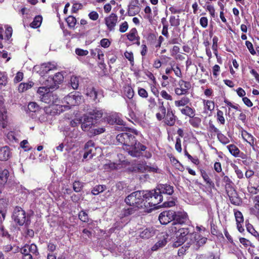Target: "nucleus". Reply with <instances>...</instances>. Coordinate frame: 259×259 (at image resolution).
<instances>
[{
	"label": "nucleus",
	"mask_w": 259,
	"mask_h": 259,
	"mask_svg": "<svg viewBox=\"0 0 259 259\" xmlns=\"http://www.w3.org/2000/svg\"><path fill=\"white\" fill-rule=\"evenodd\" d=\"M136 207H128L124 208L123 209L121 212V214L123 217H127L135 213V212L138 209H136Z\"/></svg>",
	"instance_id": "49530a36"
},
{
	"label": "nucleus",
	"mask_w": 259,
	"mask_h": 259,
	"mask_svg": "<svg viewBox=\"0 0 259 259\" xmlns=\"http://www.w3.org/2000/svg\"><path fill=\"white\" fill-rule=\"evenodd\" d=\"M13 33V29L11 26H8L5 30V39L6 40H9L11 38Z\"/></svg>",
	"instance_id": "bf43d9fd"
},
{
	"label": "nucleus",
	"mask_w": 259,
	"mask_h": 259,
	"mask_svg": "<svg viewBox=\"0 0 259 259\" xmlns=\"http://www.w3.org/2000/svg\"><path fill=\"white\" fill-rule=\"evenodd\" d=\"M124 55L125 57L130 62V63L133 65L134 62L133 53L132 52L125 51Z\"/></svg>",
	"instance_id": "774afa93"
},
{
	"label": "nucleus",
	"mask_w": 259,
	"mask_h": 259,
	"mask_svg": "<svg viewBox=\"0 0 259 259\" xmlns=\"http://www.w3.org/2000/svg\"><path fill=\"white\" fill-rule=\"evenodd\" d=\"M20 252L22 254H31L37 256L39 251L37 246L34 243L31 244H26L20 249Z\"/></svg>",
	"instance_id": "f8f14e48"
},
{
	"label": "nucleus",
	"mask_w": 259,
	"mask_h": 259,
	"mask_svg": "<svg viewBox=\"0 0 259 259\" xmlns=\"http://www.w3.org/2000/svg\"><path fill=\"white\" fill-rule=\"evenodd\" d=\"M73 97L72 95H69L65 98V100L69 106H75V101L73 100Z\"/></svg>",
	"instance_id": "680f3d73"
},
{
	"label": "nucleus",
	"mask_w": 259,
	"mask_h": 259,
	"mask_svg": "<svg viewBox=\"0 0 259 259\" xmlns=\"http://www.w3.org/2000/svg\"><path fill=\"white\" fill-rule=\"evenodd\" d=\"M176 212L172 210L163 211V225L174 221Z\"/></svg>",
	"instance_id": "aec40b11"
},
{
	"label": "nucleus",
	"mask_w": 259,
	"mask_h": 259,
	"mask_svg": "<svg viewBox=\"0 0 259 259\" xmlns=\"http://www.w3.org/2000/svg\"><path fill=\"white\" fill-rule=\"evenodd\" d=\"M181 113L186 116L193 117L195 115V110L194 108L189 106H186L184 108L180 109Z\"/></svg>",
	"instance_id": "bb28decb"
},
{
	"label": "nucleus",
	"mask_w": 259,
	"mask_h": 259,
	"mask_svg": "<svg viewBox=\"0 0 259 259\" xmlns=\"http://www.w3.org/2000/svg\"><path fill=\"white\" fill-rule=\"evenodd\" d=\"M189 221L188 215L186 212H176L172 225H183L188 223Z\"/></svg>",
	"instance_id": "a211bd4d"
},
{
	"label": "nucleus",
	"mask_w": 259,
	"mask_h": 259,
	"mask_svg": "<svg viewBox=\"0 0 259 259\" xmlns=\"http://www.w3.org/2000/svg\"><path fill=\"white\" fill-rule=\"evenodd\" d=\"M79 220L83 222H88L89 218L88 213L84 210L80 211L78 213Z\"/></svg>",
	"instance_id": "603ef678"
},
{
	"label": "nucleus",
	"mask_w": 259,
	"mask_h": 259,
	"mask_svg": "<svg viewBox=\"0 0 259 259\" xmlns=\"http://www.w3.org/2000/svg\"><path fill=\"white\" fill-rule=\"evenodd\" d=\"M95 51L97 53L98 59L101 61V64H102L104 62V54L103 51L99 48H96Z\"/></svg>",
	"instance_id": "69168bd1"
},
{
	"label": "nucleus",
	"mask_w": 259,
	"mask_h": 259,
	"mask_svg": "<svg viewBox=\"0 0 259 259\" xmlns=\"http://www.w3.org/2000/svg\"><path fill=\"white\" fill-rule=\"evenodd\" d=\"M231 167L234 169L237 178L239 179H242L244 178V175L243 173V171L239 168L238 165L235 164V163H231Z\"/></svg>",
	"instance_id": "c03bdc74"
},
{
	"label": "nucleus",
	"mask_w": 259,
	"mask_h": 259,
	"mask_svg": "<svg viewBox=\"0 0 259 259\" xmlns=\"http://www.w3.org/2000/svg\"><path fill=\"white\" fill-rule=\"evenodd\" d=\"M28 108L30 111L35 112L39 110V106L35 102H30L28 105Z\"/></svg>",
	"instance_id": "13d9d810"
},
{
	"label": "nucleus",
	"mask_w": 259,
	"mask_h": 259,
	"mask_svg": "<svg viewBox=\"0 0 259 259\" xmlns=\"http://www.w3.org/2000/svg\"><path fill=\"white\" fill-rule=\"evenodd\" d=\"M216 119L217 122L220 124H225L226 120L224 116V112L222 110L220 109L217 110Z\"/></svg>",
	"instance_id": "a19ab883"
},
{
	"label": "nucleus",
	"mask_w": 259,
	"mask_h": 259,
	"mask_svg": "<svg viewBox=\"0 0 259 259\" xmlns=\"http://www.w3.org/2000/svg\"><path fill=\"white\" fill-rule=\"evenodd\" d=\"M117 20L118 17L117 15L113 13L105 18V23L108 30L110 31L114 30L115 27L117 23Z\"/></svg>",
	"instance_id": "2eb2a0df"
},
{
	"label": "nucleus",
	"mask_w": 259,
	"mask_h": 259,
	"mask_svg": "<svg viewBox=\"0 0 259 259\" xmlns=\"http://www.w3.org/2000/svg\"><path fill=\"white\" fill-rule=\"evenodd\" d=\"M147 41L153 47L160 48L162 42V36H160L157 40L156 35L154 33H150L147 36Z\"/></svg>",
	"instance_id": "6ab92c4d"
},
{
	"label": "nucleus",
	"mask_w": 259,
	"mask_h": 259,
	"mask_svg": "<svg viewBox=\"0 0 259 259\" xmlns=\"http://www.w3.org/2000/svg\"><path fill=\"white\" fill-rule=\"evenodd\" d=\"M83 185L81 182L76 181L73 184V190L76 192H80L82 189Z\"/></svg>",
	"instance_id": "6e6d98bb"
},
{
	"label": "nucleus",
	"mask_w": 259,
	"mask_h": 259,
	"mask_svg": "<svg viewBox=\"0 0 259 259\" xmlns=\"http://www.w3.org/2000/svg\"><path fill=\"white\" fill-rule=\"evenodd\" d=\"M68 27L70 29H74L77 23V20L75 17L70 15L65 19Z\"/></svg>",
	"instance_id": "4c0bfd02"
},
{
	"label": "nucleus",
	"mask_w": 259,
	"mask_h": 259,
	"mask_svg": "<svg viewBox=\"0 0 259 259\" xmlns=\"http://www.w3.org/2000/svg\"><path fill=\"white\" fill-rule=\"evenodd\" d=\"M245 225L247 231L250 233L252 235L254 236V234L257 232L252 224H250L248 220L245 221Z\"/></svg>",
	"instance_id": "5fc2aeb1"
},
{
	"label": "nucleus",
	"mask_w": 259,
	"mask_h": 259,
	"mask_svg": "<svg viewBox=\"0 0 259 259\" xmlns=\"http://www.w3.org/2000/svg\"><path fill=\"white\" fill-rule=\"evenodd\" d=\"M137 168L139 171L142 172L146 171L157 172L158 170L157 166H149L147 165L146 163L143 162L138 164Z\"/></svg>",
	"instance_id": "412c9836"
},
{
	"label": "nucleus",
	"mask_w": 259,
	"mask_h": 259,
	"mask_svg": "<svg viewBox=\"0 0 259 259\" xmlns=\"http://www.w3.org/2000/svg\"><path fill=\"white\" fill-rule=\"evenodd\" d=\"M174 192V187L170 185H163V194L171 196Z\"/></svg>",
	"instance_id": "de8ad7c7"
},
{
	"label": "nucleus",
	"mask_w": 259,
	"mask_h": 259,
	"mask_svg": "<svg viewBox=\"0 0 259 259\" xmlns=\"http://www.w3.org/2000/svg\"><path fill=\"white\" fill-rule=\"evenodd\" d=\"M33 85L34 83L32 81H30L28 82H22L18 86V91L21 93L24 92L32 88Z\"/></svg>",
	"instance_id": "2f4dec72"
},
{
	"label": "nucleus",
	"mask_w": 259,
	"mask_h": 259,
	"mask_svg": "<svg viewBox=\"0 0 259 259\" xmlns=\"http://www.w3.org/2000/svg\"><path fill=\"white\" fill-rule=\"evenodd\" d=\"M138 0H135L134 4H131L128 6L127 15L129 16H134L138 14L140 12V8L138 6Z\"/></svg>",
	"instance_id": "4be33fe9"
},
{
	"label": "nucleus",
	"mask_w": 259,
	"mask_h": 259,
	"mask_svg": "<svg viewBox=\"0 0 259 259\" xmlns=\"http://www.w3.org/2000/svg\"><path fill=\"white\" fill-rule=\"evenodd\" d=\"M42 18L41 16L38 15L34 17L33 21L30 23V26L33 28H38L42 22Z\"/></svg>",
	"instance_id": "ea45409f"
},
{
	"label": "nucleus",
	"mask_w": 259,
	"mask_h": 259,
	"mask_svg": "<svg viewBox=\"0 0 259 259\" xmlns=\"http://www.w3.org/2000/svg\"><path fill=\"white\" fill-rule=\"evenodd\" d=\"M53 80L55 84H60L64 80V76L60 72L56 73L53 77Z\"/></svg>",
	"instance_id": "09e8293b"
},
{
	"label": "nucleus",
	"mask_w": 259,
	"mask_h": 259,
	"mask_svg": "<svg viewBox=\"0 0 259 259\" xmlns=\"http://www.w3.org/2000/svg\"><path fill=\"white\" fill-rule=\"evenodd\" d=\"M199 171L201 176L206 185V188L207 191H211L212 189L215 188L213 181L210 178L209 174H208L205 170L201 168Z\"/></svg>",
	"instance_id": "4468645a"
},
{
	"label": "nucleus",
	"mask_w": 259,
	"mask_h": 259,
	"mask_svg": "<svg viewBox=\"0 0 259 259\" xmlns=\"http://www.w3.org/2000/svg\"><path fill=\"white\" fill-rule=\"evenodd\" d=\"M103 111L97 108L90 109L88 114L84 115L83 122L81 124V129L84 131H89L94 125V120H98L103 116Z\"/></svg>",
	"instance_id": "20e7f679"
},
{
	"label": "nucleus",
	"mask_w": 259,
	"mask_h": 259,
	"mask_svg": "<svg viewBox=\"0 0 259 259\" xmlns=\"http://www.w3.org/2000/svg\"><path fill=\"white\" fill-rule=\"evenodd\" d=\"M239 241L245 248H247L249 246H252V243L250 240L245 238L240 237L239 238Z\"/></svg>",
	"instance_id": "0e129e2a"
},
{
	"label": "nucleus",
	"mask_w": 259,
	"mask_h": 259,
	"mask_svg": "<svg viewBox=\"0 0 259 259\" xmlns=\"http://www.w3.org/2000/svg\"><path fill=\"white\" fill-rule=\"evenodd\" d=\"M126 36L130 41H134L139 36L138 35L137 29L133 28L126 34Z\"/></svg>",
	"instance_id": "e433bc0d"
},
{
	"label": "nucleus",
	"mask_w": 259,
	"mask_h": 259,
	"mask_svg": "<svg viewBox=\"0 0 259 259\" xmlns=\"http://www.w3.org/2000/svg\"><path fill=\"white\" fill-rule=\"evenodd\" d=\"M163 65L170 66V68H165V73L169 74L173 71L175 75L179 77H182V73L180 67L176 65V61L171 58L163 56Z\"/></svg>",
	"instance_id": "0eeeda50"
},
{
	"label": "nucleus",
	"mask_w": 259,
	"mask_h": 259,
	"mask_svg": "<svg viewBox=\"0 0 259 259\" xmlns=\"http://www.w3.org/2000/svg\"><path fill=\"white\" fill-rule=\"evenodd\" d=\"M70 84L71 87L74 89L76 90L78 88L79 85V79L76 76H72L70 78Z\"/></svg>",
	"instance_id": "8fccbe9b"
},
{
	"label": "nucleus",
	"mask_w": 259,
	"mask_h": 259,
	"mask_svg": "<svg viewBox=\"0 0 259 259\" xmlns=\"http://www.w3.org/2000/svg\"><path fill=\"white\" fill-rule=\"evenodd\" d=\"M191 88V84L189 81L181 79L178 82V87L175 90V93L178 96L186 95L189 93Z\"/></svg>",
	"instance_id": "6e6552de"
},
{
	"label": "nucleus",
	"mask_w": 259,
	"mask_h": 259,
	"mask_svg": "<svg viewBox=\"0 0 259 259\" xmlns=\"http://www.w3.org/2000/svg\"><path fill=\"white\" fill-rule=\"evenodd\" d=\"M179 17V16H178L177 18H176L174 16H170L169 22L171 26L177 27L180 25V19Z\"/></svg>",
	"instance_id": "4d7b16f0"
},
{
	"label": "nucleus",
	"mask_w": 259,
	"mask_h": 259,
	"mask_svg": "<svg viewBox=\"0 0 259 259\" xmlns=\"http://www.w3.org/2000/svg\"><path fill=\"white\" fill-rule=\"evenodd\" d=\"M210 232L213 235L217 236L220 234L219 231L218 230L217 226L213 222L210 223Z\"/></svg>",
	"instance_id": "052dcab7"
},
{
	"label": "nucleus",
	"mask_w": 259,
	"mask_h": 259,
	"mask_svg": "<svg viewBox=\"0 0 259 259\" xmlns=\"http://www.w3.org/2000/svg\"><path fill=\"white\" fill-rule=\"evenodd\" d=\"M154 235V231L153 229L146 228L141 232L140 236L143 239H148Z\"/></svg>",
	"instance_id": "c9c22d12"
},
{
	"label": "nucleus",
	"mask_w": 259,
	"mask_h": 259,
	"mask_svg": "<svg viewBox=\"0 0 259 259\" xmlns=\"http://www.w3.org/2000/svg\"><path fill=\"white\" fill-rule=\"evenodd\" d=\"M176 199L173 196L167 197V200L163 202V208L174 206L176 205Z\"/></svg>",
	"instance_id": "79ce46f5"
},
{
	"label": "nucleus",
	"mask_w": 259,
	"mask_h": 259,
	"mask_svg": "<svg viewBox=\"0 0 259 259\" xmlns=\"http://www.w3.org/2000/svg\"><path fill=\"white\" fill-rule=\"evenodd\" d=\"M202 103L204 106V109L206 111H212L214 109V102L211 100H203Z\"/></svg>",
	"instance_id": "72a5a7b5"
},
{
	"label": "nucleus",
	"mask_w": 259,
	"mask_h": 259,
	"mask_svg": "<svg viewBox=\"0 0 259 259\" xmlns=\"http://www.w3.org/2000/svg\"><path fill=\"white\" fill-rule=\"evenodd\" d=\"M12 155L10 148L8 146H4L0 148V160L7 161Z\"/></svg>",
	"instance_id": "5701e85b"
},
{
	"label": "nucleus",
	"mask_w": 259,
	"mask_h": 259,
	"mask_svg": "<svg viewBox=\"0 0 259 259\" xmlns=\"http://www.w3.org/2000/svg\"><path fill=\"white\" fill-rule=\"evenodd\" d=\"M124 92L125 95L129 99H132L134 96V91L132 87L127 85L124 88Z\"/></svg>",
	"instance_id": "37998d69"
},
{
	"label": "nucleus",
	"mask_w": 259,
	"mask_h": 259,
	"mask_svg": "<svg viewBox=\"0 0 259 259\" xmlns=\"http://www.w3.org/2000/svg\"><path fill=\"white\" fill-rule=\"evenodd\" d=\"M217 138L219 141L224 145L228 144L230 142L229 138L222 134L221 132L217 136Z\"/></svg>",
	"instance_id": "864d4df0"
},
{
	"label": "nucleus",
	"mask_w": 259,
	"mask_h": 259,
	"mask_svg": "<svg viewBox=\"0 0 259 259\" xmlns=\"http://www.w3.org/2000/svg\"><path fill=\"white\" fill-rule=\"evenodd\" d=\"M12 219L15 223L20 226L24 225H28L30 223L29 214L20 206H16L14 207L12 214Z\"/></svg>",
	"instance_id": "423d86ee"
},
{
	"label": "nucleus",
	"mask_w": 259,
	"mask_h": 259,
	"mask_svg": "<svg viewBox=\"0 0 259 259\" xmlns=\"http://www.w3.org/2000/svg\"><path fill=\"white\" fill-rule=\"evenodd\" d=\"M54 88L53 86L41 87L38 88L37 93L40 95V100L50 105H52L57 103L58 100V96L53 92L50 91V89Z\"/></svg>",
	"instance_id": "39448f33"
},
{
	"label": "nucleus",
	"mask_w": 259,
	"mask_h": 259,
	"mask_svg": "<svg viewBox=\"0 0 259 259\" xmlns=\"http://www.w3.org/2000/svg\"><path fill=\"white\" fill-rule=\"evenodd\" d=\"M158 191H137L126 197L124 201L130 206L137 209H144V212H150L162 207L161 205H158L162 201V192L160 189Z\"/></svg>",
	"instance_id": "f257e3e1"
},
{
	"label": "nucleus",
	"mask_w": 259,
	"mask_h": 259,
	"mask_svg": "<svg viewBox=\"0 0 259 259\" xmlns=\"http://www.w3.org/2000/svg\"><path fill=\"white\" fill-rule=\"evenodd\" d=\"M238 157L241 158L242 164L245 166H249L252 162V160L251 157H248L246 154H245L242 152Z\"/></svg>",
	"instance_id": "473e14b6"
},
{
	"label": "nucleus",
	"mask_w": 259,
	"mask_h": 259,
	"mask_svg": "<svg viewBox=\"0 0 259 259\" xmlns=\"http://www.w3.org/2000/svg\"><path fill=\"white\" fill-rule=\"evenodd\" d=\"M176 116L170 107L167 108L166 115L163 117L164 123L169 126H172L175 124L176 120Z\"/></svg>",
	"instance_id": "f3484780"
},
{
	"label": "nucleus",
	"mask_w": 259,
	"mask_h": 259,
	"mask_svg": "<svg viewBox=\"0 0 259 259\" xmlns=\"http://www.w3.org/2000/svg\"><path fill=\"white\" fill-rule=\"evenodd\" d=\"M207 131L210 133L211 137L218 136L221 132L213 124L212 120H209L208 122Z\"/></svg>",
	"instance_id": "cd10ccee"
},
{
	"label": "nucleus",
	"mask_w": 259,
	"mask_h": 259,
	"mask_svg": "<svg viewBox=\"0 0 259 259\" xmlns=\"http://www.w3.org/2000/svg\"><path fill=\"white\" fill-rule=\"evenodd\" d=\"M232 204L235 206H240L242 203V198L239 197L235 188L226 191Z\"/></svg>",
	"instance_id": "9d476101"
},
{
	"label": "nucleus",
	"mask_w": 259,
	"mask_h": 259,
	"mask_svg": "<svg viewBox=\"0 0 259 259\" xmlns=\"http://www.w3.org/2000/svg\"><path fill=\"white\" fill-rule=\"evenodd\" d=\"M191 236L194 240L192 239L191 244H193L196 249H199L200 246L205 244L207 240V238L203 237L198 234H192Z\"/></svg>",
	"instance_id": "dca6fc26"
},
{
	"label": "nucleus",
	"mask_w": 259,
	"mask_h": 259,
	"mask_svg": "<svg viewBox=\"0 0 259 259\" xmlns=\"http://www.w3.org/2000/svg\"><path fill=\"white\" fill-rule=\"evenodd\" d=\"M223 175L222 182L224 184L225 191L234 188V184L230 178L228 176H225L224 172Z\"/></svg>",
	"instance_id": "a878e982"
},
{
	"label": "nucleus",
	"mask_w": 259,
	"mask_h": 259,
	"mask_svg": "<svg viewBox=\"0 0 259 259\" xmlns=\"http://www.w3.org/2000/svg\"><path fill=\"white\" fill-rule=\"evenodd\" d=\"M201 119L198 117H190L189 122L194 128H198L201 124Z\"/></svg>",
	"instance_id": "58836bf2"
},
{
	"label": "nucleus",
	"mask_w": 259,
	"mask_h": 259,
	"mask_svg": "<svg viewBox=\"0 0 259 259\" xmlns=\"http://www.w3.org/2000/svg\"><path fill=\"white\" fill-rule=\"evenodd\" d=\"M118 144L123 146V148L133 157H139L146 147L138 142L136 137L131 134L122 133L116 136Z\"/></svg>",
	"instance_id": "f03ea898"
},
{
	"label": "nucleus",
	"mask_w": 259,
	"mask_h": 259,
	"mask_svg": "<svg viewBox=\"0 0 259 259\" xmlns=\"http://www.w3.org/2000/svg\"><path fill=\"white\" fill-rule=\"evenodd\" d=\"M83 159H91L95 154L96 148L95 143L92 140L88 141L84 147Z\"/></svg>",
	"instance_id": "9b49d317"
},
{
	"label": "nucleus",
	"mask_w": 259,
	"mask_h": 259,
	"mask_svg": "<svg viewBox=\"0 0 259 259\" xmlns=\"http://www.w3.org/2000/svg\"><path fill=\"white\" fill-rule=\"evenodd\" d=\"M233 212L236 223L237 229L239 232L243 233L244 231V229L242 226L244 220L243 215L240 211L237 209H234Z\"/></svg>",
	"instance_id": "ddd939ff"
},
{
	"label": "nucleus",
	"mask_w": 259,
	"mask_h": 259,
	"mask_svg": "<svg viewBox=\"0 0 259 259\" xmlns=\"http://www.w3.org/2000/svg\"><path fill=\"white\" fill-rule=\"evenodd\" d=\"M9 177V171L7 169L0 170V185L4 186L7 182Z\"/></svg>",
	"instance_id": "c756f323"
},
{
	"label": "nucleus",
	"mask_w": 259,
	"mask_h": 259,
	"mask_svg": "<svg viewBox=\"0 0 259 259\" xmlns=\"http://www.w3.org/2000/svg\"><path fill=\"white\" fill-rule=\"evenodd\" d=\"M189 232L188 228H181L177 232V228L175 226H171L168 230L165 231V235L163 236V246L167 242H169L168 246L173 247L180 246L185 242L186 236Z\"/></svg>",
	"instance_id": "7ed1b4c3"
},
{
	"label": "nucleus",
	"mask_w": 259,
	"mask_h": 259,
	"mask_svg": "<svg viewBox=\"0 0 259 259\" xmlns=\"http://www.w3.org/2000/svg\"><path fill=\"white\" fill-rule=\"evenodd\" d=\"M72 95V96H74L73 100L75 101V106L78 105L82 100V96H81L80 94L77 92H75L74 94Z\"/></svg>",
	"instance_id": "338daca9"
},
{
	"label": "nucleus",
	"mask_w": 259,
	"mask_h": 259,
	"mask_svg": "<svg viewBox=\"0 0 259 259\" xmlns=\"http://www.w3.org/2000/svg\"><path fill=\"white\" fill-rule=\"evenodd\" d=\"M106 189V186L104 185H96L92 190V193L94 195H98L103 192Z\"/></svg>",
	"instance_id": "a18cd8bd"
},
{
	"label": "nucleus",
	"mask_w": 259,
	"mask_h": 259,
	"mask_svg": "<svg viewBox=\"0 0 259 259\" xmlns=\"http://www.w3.org/2000/svg\"><path fill=\"white\" fill-rule=\"evenodd\" d=\"M107 121L110 124H117L118 125H124V122L117 114H114L108 116L106 117Z\"/></svg>",
	"instance_id": "b1692460"
},
{
	"label": "nucleus",
	"mask_w": 259,
	"mask_h": 259,
	"mask_svg": "<svg viewBox=\"0 0 259 259\" xmlns=\"http://www.w3.org/2000/svg\"><path fill=\"white\" fill-rule=\"evenodd\" d=\"M85 95L95 103L99 102L98 98L100 95L102 96V91H99L92 85L87 87L85 90Z\"/></svg>",
	"instance_id": "1a4fd4ad"
},
{
	"label": "nucleus",
	"mask_w": 259,
	"mask_h": 259,
	"mask_svg": "<svg viewBox=\"0 0 259 259\" xmlns=\"http://www.w3.org/2000/svg\"><path fill=\"white\" fill-rule=\"evenodd\" d=\"M227 147L230 153L235 157H238L242 152L234 144L229 145Z\"/></svg>",
	"instance_id": "7c9ffc66"
},
{
	"label": "nucleus",
	"mask_w": 259,
	"mask_h": 259,
	"mask_svg": "<svg viewBox=\"0 0 259 259\" xmlns=\"http://www.w3.org/2000/svg\"><path fill=\"white\" fill-rule=\"evenodd\" d=\"M190 102L189 98L186 96H184L180 100L175 101V104L176 106L179 107L181 106H188L187 105Z\"/></svg>",
	"instance_id": "f704fd0d"
},
{
	"label": "nucleus",
	"mask_w": 259,
	"mask_h": 259,
	"mask_svg": "<svg viewBox=\"0 0 259 259\" xmlns=\"http://www.w3.org/2000/svg\"><path fill=\"white\" fill-rule=\"evenodd\" d=\"M57 67L55 64L50 62L43 63L40 66V71L43 73H47L50 71L56 69Z\"/></svg>",
	"instance_id": "c85d7f7f"
},
{
	"label": "nucleus",
	"mask_w": 259,
	"mask_h": 259,
	"mask_svg": "<svg viewBox=\"0 0 259 259\" xmlns=\"http://www.w3.org/2000/svg\"><path fill=\"white\" fill-rule=\"evenodd\" d=\"M7 82V75L6 72L0 71V88Z\"/></svg>",
	"instance_id": "3c124183"
},
{
	"label": "nucleus",
	"mask_w": 259,
	"mask_h": 259,
	"mask_svg": "<svg viewBox=\"0 0 259 259\" xmlns=\"http://www.w3.org/2000/svg\"><path fill=\"white\" fill-rule=\"evenodd\" d=\"M241 136L243 140L247 142L250 146L254 149V142L255 140L254 137L244 130H242Z\"/></svg>",
	"instance_id": "393cba45"
},
{
	"label": "nucleus",
	"mask_w": 259,
	"mask_h": 259,
	"mask_svg": "<svg viewBox=\"0 0 259 259\" xmlns=\"http://www.w3.org/2000/svg\"><path fill=\"white\" fill-rule=\"evenodd\" d=\"M20 146L25 151H28L31 149V147L29 145L28 142L26 140L21 141Z\"/></svg>",
	"instance_id": "e2e57ef3"
}]
</instances>
